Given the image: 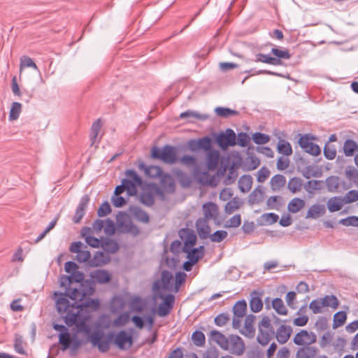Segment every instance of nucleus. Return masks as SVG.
Instances as JSON below:
<instances>
[{
    "instance_id": "603ef678",
    "label": "nucleus",
    "mask_w": 358,
    "mask_h": 358,
    "mask_svg": "<svg viewBox=\"0 0 358 358\" xmlns=\"http://www.w3.org/2000/svg\"><path fill=\"white\" fill-rule=\"evenodd\" d=\"M101 128V123L100 119L96 120L95 122H93L92 127H91V131H90V138L92 142L91 145L95 143L96 138L98 137L99 133Z\"/></svg>"
},
{
    "instance_id": "c9c22d12",
    "label": "nucleus",
    "mask_w": 358,
    "mask_h": 358,
    "mask_svg": "<svg viewBox=\"0 0 358 358\" xmlns=\"http://www.w3.org/2000/svg\"><path fill=\"white\" fill-rule=\"evenodd\" d=\"M305 206V201L302 199L295 197L292 199L287 206L288 210L292 213H296L302 209Z\"/></svg>"
},
{
    "instance_id": "f03ea898",
    "label": "nucleus",
    "mask_w": 358,
    "mask_h": 358,
    "mask_svg": "<svg viewBox=\"0 0 358 358\" xmlns=\"http://www.w3.org/2000/svg\"><path fill=\"white\" fill-rule=\"evenodd\" d=\"M65 291L64 292H55L54 296L55 298V305L57 312L63 317L64 313H68L71 310V303L68 298L72 301H78L77 299L81 294V299L86 295L90 294L94 292V287L90 285L88 290L83 288L82 291L79 288H71L70 285L64 286Z\"/></svg>"
},
{
    "instance_id": "052dcab7",
    "label": "nucleus",
    "mask_w": 358,
    "mask_h": 358,
    "mask_svg": "<svg viewBox=\"0 0 358 358\" xmlns=\"http://www.w3.org/2000/svg\"><path fill=\"white\" fill-rule=\"evenodd\" d=\"M324 156L327 159L332 160L336 157V148L334 145H331L329 142H327L324 146Z\"/></svg>"
},
{
    "instance_id": "7ed1b4c3",
    "label": "nucleus",
    "mask_w": 358,
    "mask_h": 358,
    "mask_svg": "<svg viewBox=\"0 0 358 358\" xmlns=\"http://www.w3.org/2000/svg\"><path fill=\"white\" fill-rule=\"evenodd\" d=\"M107 342V351L110 348V343L113 342L114 345H115L119 349L124 350L126 349L125 345H127V348H130L133 343L132 336L127 333L125 330H121L117 334H115L114 331H110L108 333L106 336L104 335L103 338V341Z\"/></svg>"
},
{
    "instance_id": "f704fd0d",
    "label": "nucleus",
    "mask_w": 358,
    "mask_h": 358,
    "mask_svg": "<svg viewBox=\"0 0 358 358\" xmlns=\"http://www.w3.org/2000/svg\"><path fill=\"white\" fill-rule=\"evenodd\" d=\"M343 201L339 196H334L330 198L327 203V208L329 212L333 213L340 210L343 206Z\"/></svg>"
},
{
    "instance_id": "2eb2a0df",
    "label": "nucleus",
    "mask_w": 358,
    "mask_h": 358,
    "mask_svg": "<svg viewBox=\"0 0 358 358\" xmlns=\"http://www.w3.org/2000/svg\"><path fill=\"white\" fill-rule=\"evenodd\" d=\"M220 160L218 150H212L206 152V169L208 171H215L217 169Z\"/></svg>"
},
{
    "instance_id": "ea45409f",
    "label": "nucleus",
    "mask_w": 358,
    "mask_h": 358,
    "mask_svg": "<svg viewBox=\"0 0 358 358\" xmlns=\"http://www.w3.org/2000/svg\"><path fill=\"white\" fill-rule=\"evenodd\" d=\"M270 182L272 190L276 191L285 185L286 178L283 175L276 174L271 178Z\"/></svg>"
},
{
    "instance_id": "7c9ffc66",
    "label": "nucleus",
    "mask_w": 358,
    "mask_h": 358,
    "mask_svg": "<svg viewBox=\"0 0 358 358\" xmlns=\"http://www.w3.org/2000/svg\"><path fill=\"white\" fill-rule=\"evenodd\" d=\"M343 149L345 157H352L358 151V144L354 140L348 138L344 142Z\"/></svg>"
},
{
    "instance_id": "774afa93",
    "label": "nucleus",
    "mask_w": 358,
    "mask_h": 358,
    "mask_svg": "<svg viewBox=\"0 0 358 358\" xmlns=\"http://www.w3.org/2000/svg\"><path fill=\"white\" fill-rule=\"evenodd\" d=\"M358 200V190L348 191L343 198L344 203H350Z\"/></svg>"
},
{
    "instance_id": "473e14b6",
    "label": "nucleus",
    "mask_w": 358,
    "mask_h": 358,
    "mask_svg": "<svg viewBox=\"0 0 358 358\" xmlns=\"http://www.w3.org/2000/svg\"><path fill=\"white\" fill-rule=\"evenodd\" d=\"M127 213L123 211H119L117 214L116 219L118 225L120 232L123 234H127L129 231H127L129 228V220H124V218L128 217Z\"/></svg>"
},
{
    "instance_id": "20e7f679",
    "label": "nucleus",
    "mask_w": 358,
    "mask_h": 358,
    "mask_svg": "<svg viewBox=\"0 0 358 358\" xmlns=\"http://www.w3.org/2000/svg\"><path fill=\"white\" fill-rule=\"evenodd\" d=\"M99 300L97 299L90 297L85 299L84 298L80 299L79 301H76L71 303V310L69 312H72L73 314L90 315L88 308L96 310L99 308Z\"/></svg>"
},
{
    "instance_id": "c756f323",
    "label": "nucleus",
    "mask_w": 358,
    "mask_h": 358,
    "mask_svg": "<svg viewBox=\"0 0 358 358\" xmlns=\"http://www.w3.org/2000/svg\"><path fill=\"white\" fill-rule=\"evenodd\" d=\"M273 335L274 334H272L269 329H263L262 327H259L257 341L261 345L265 346L268 344Z\"/></svg>"
},
{
    "instance_id": "a211bd4d",
    "label": "nucleus",
    "mask_w": 358,
    "mask_h": 358,
    "mask_svg": "<svg viewBox=\"0 0 358 358\" xmlns=\"http://www.w3.org/2000/svg\"><path fill=\"white\" fill-rule=\"evenodd\" d=\"M184 253L187 254V258L191 260L193 264H197V262L203 258L204 255V246L200 245L196 248H191L188 250H182Z\"/></svg>"
},
{
    "instance_id": "c85d7f7f",
    "label": "nucleus",
    "mask_w": 358,
    "mask_h": 358,
    "mask_svg": "<svg viewBox=\"0 0 358 358\" xmlns=\"http://www.w3.org/2000/svg\"><path fill=\"white\" fill-rule=\"evenodd\" d=\"M264 187L258 185L249 195L248 202L250 204L259 203L264 199Z\"/></svg>"
},
{
    "instance_id": "393cba45",
    "label": "nucleus",
    "mask_w": 358,
    "mask_h": 358,
    "mask_svg": "<svg viewBox=\"0 0 358 358\" xmlns=\"http://www.w3.org/2000/svg\"><path fill=\"white\" fill-rule=\"evenodd\" d=\"M271 52L275 56V57H273L274 66L282 65V62L281 59H288L291 57L288 50H280L277 48H273Z\"/></svg>"
},
{
    "instance_id": "6e6552de",
    "label": "nucleus",
    "mask_w": 358,
    "mask_h": 358,
    "mask_svg": "<svg viewBox=\"0 0 358 358\" xmlns=\"http://www.w3.org/2000/svg\"><path fill=\"white\" fill-rule=\"evenodd\" d=\"M178 236L184 241L182 250L194 248L196 243V235L193 230L187 227L182 228L178 231Z\"/></svg>"
},
{
    "instance_id": "49530a36",
    "label": "nucleus",
    "mask_w": 358,
    "mask_h": 358,
    "mask_svg": "<svg viewBox=\"0 0 358 358\" xmlns=\"http://www.w3.org/2000/svg\"><path fill=\"white\" fill-rule=\"evenodd\" d=\"M323 187V181L310 180L304 184V189L309 193L313 194L315 190H320Z\"/></svg>"
},
{
    "instance_id": "f8f14e48",
    "label": "nucleus",
    "mask_w": 358,
    "mask_h": 358,
    "mask_svg": "<svg viewBox=\"0 0 358 358\" xmlns=\"http://www.w3.org/2000/svg\"><path fill=\"white\" fill-rule=\"evenodd\" d=\"M177 161L178 156L176 148L169 144L164 145L162 162L169 164H173Z\"/></svg>"
},
{
    "instance_id": "338daca9",
    "label": "nucleus",
    "mask_w": 358,
    "mask_h": 358,
    "mask_svg": "<svg viewBox=\"0 0 358 358\" xmlns=\"http://www.w3.org/2000/svg\"><path fill=\"white\" fill-rule=\"evenodd\" d=\"M338 224L344 226H353L358 227V216L351 215L347 217L343 218L338 221Z\"/></svg>"
},
{
    "instance_id": "6e6d98bb",
    "label": "nucleus",
    "mask_w": 358,
    "mask_h": 358,
    "mask_svg": "<svg viewBox=\"0 0 358 358\" xmlns=\"http://www.w3.org/2000/svg\"><path fill=\"white\" fill-rule=\"evenodd\" d=\"M21 110H22V104L20 103L16 102V101L13 102L10 109V113H9V116H8L9 120H17L20 115Z\"/></svg>"
},
{
    "instance_id": "13d9d810",
    "label": "nucleus",
    "mask_w": 358,
    "mask_h": 358,
    "mask_svg": "<svg viewBox=\"0 0 358 358\" xmlns=\"http://www.w3.org/2000/svg\"><path fill=\"white\" fill-rule=\"evenodd\" d=\"M164 171L159 166H149L146 170V176L150 178H159L163 174Z\"/></svg>"
},
{
    "instance_id": "6ab92c4d",
    "label": "nucleus",
    "mask_w": 358,
    "mask_h": 358,
    "mask_svg": "<svg viewBox=\"0 0 358 358\" xmlns=\"http://www.w3.org/2000/svg\"><path fill=\"white\" fill-rule=\"evenodd\" d=\"M229 341L233 353L238 356L243 355L245 350V343L243 339L238 335L231 334Z\"/></svg>"
},
{
    "instance_id": "5fc2aeb1",
    "label": "nucleus",
    "mask_w": 358,
    "mask_h": 358,
    "mask_svg": "<svg viewBox=\"0 0 358 358\" xmlns=\"http://www.w3.org/2000/svg\"><path fill=\"white\" fill-rule=\"evenodd\" d=\"M199 145L200 150H202L206 152L213 150L212 148L213 141L208 136H203L198 138Z\"/></svg>"
},
{
    "instance_id": "4d7b16f0",
    "label": "nucleus",
    "mask_w": 358,
    "mask_h": 358,
    "mask_svg": "<svg viewBox=\"0 0 358 358\" xmlns=\"http://www.w3.org/2000/svg\"><path fill=\"white\" fill-rule=\"evenodd\" d=\"M302 180L298 177H294L288 182L287 187L292 193L299 191L303 185Z\"/></svg>"
},
{
    "instance_id": "de8ad7c7",
    "label": "nucleus",
    "mask_w": 358,
    "mask_h": 358,
    "mask_svg": "<svg viewBox=\"0 0 358 358\" xmlns=\"http://www.w3.org/2000/svg\"><path fill=\"white\" fill-rule=\"evenodd\" d=\"M121 184L124 186V188L127 191L128 196H134L136 194V186L138 185L135 184L134 181L124 178L122 180Z\"/></svg>"
},
{
    "instance_id": "69168bd1",
    "label": "nucleus",
    "mask_w": 358,
    "mask_h": 358,
    "mask_svg": "<svg viewBox=\"0 0 358 358\" xmlns=\"http://www.w3.org/2000/svg\"><path fill=\"white\" fill-rule=\"evenodd\" d=\"M126 178L129 180L134 181L135 184L141 185L142 184L141 177L136 173L134 169H127L125 172Z\"/></svg>"
},
{
    "instance_id": "680f3d73",
    "label": "nucleus",
    "mask_w": 358,
    "mask_h": 358,
    "mask_svg": "<svg viewBox=\"0 0 358 358\" xmlns=\"http://www.w3.org/2000/svg\"><path fill=\"white\" fill-rule=\"evenodd\" d=\"M252 139L255 144H266L270 141V136L268 134L262 132H255L252 135Z\"/></svg>"
},
{
    "instance_id": "e2e57ef3",
    "label": "nucleus",
    "mask_w": 358,
    "mask_h": 358,
    "mask_svg": "<svg viewBox=\"0 0 358 358\" xmlns=\"http://www.w3.org/2000/svg\"><path fill=\"white\" fill-rule=\"evenodd\" d=\"M23 343V337L19 334H15L14 339V349L15 352L20 355H26V351L24 349Z\"/></svg>"
},
{
    "instance_id": "8fccbe9b",
    "label": "nucleus",
    "mask_w": 358,
    "mask_h": 358,
    "mask_svg": "<svg viewBox=\"0 0 358 358\" xmlns=\"http://www.w3.org/2000/svg\"><path fill=\"white\" fill-rule=\"evenodd\" d=\"M325 184L328 192H335L339 185V178L336 176H329L325 180Z\"/></svg>"
},
{
    "instance_id": "bb28decb",
    "label": "nucleus",
    "mask_w": 358,
    "mask_h": 358,
    "mask_svg": "<svg viewBox=\"0 0 358 358\" xmlns=\"http://www.w3.org/2000/svg\"><path fill=\"white\" fill-rule=\"evenodd\" d=\"M196 230L199 234L200 238L206 239L210 237V227L207 224L206 220H201L199 218L196 223Z\"/></svg>"
},
{
    "instance_id": "58836bf2",
    "label": "nucleus",
    "mask_w": 358,
    "mask_h": 358,
    "mask_svg": "<svg viewBox=\"0 0 358 358\" xmlns=\"http://www.w3.org/2000/svg\"><path fill=\"white\" fill-rule=\"evenodd\" d=\"M320 299L323 307H331L334 309H336L338 307L339 301L335 295H326Z\"/></svg>"
},
{
    "instance_id": "423d86ee",
    "label": "nucleus",
    "mask_w": 358,
    "mask_h": 358,
    "mask_svg": "<svg viewBox=\"0 0 358 358\" xmlns=\"http://www.w3.org/2000/svg\"><path fill=\"white\" fill-rule=\"evenodd\" d=\"M162 299V303L159 304L157 308V315L159 317L167 316L172 310L175 303V296L172 294H166L164 292L153 293V299Z\"/></svg>"
},
{
    "instance_id": "c03bdc74",
    "label": "nucleus",
    "mask_w": 358,
    "mask_h": 358,
    "mask_svg": "<svg viewBox=\"0 0 358 358\" xmlns=\"http://www.w3.org/2000/svg\"><path fill=\"white\" fill-rule=\"evenodd\" d=\"M347 320V313L344 310H340L334 315L333 329H336L343 325Z\"/></svg>"
},
{
    "instance_id": "a18cd8bd",
    "label": "nucleus",
    "mask_w": 358,
    "mask_h": 358,
    "mask_svg": "<svg viewBox=\"0 0 358 358\" xmlns=\"http://www.w3.org/2000/svg\"><path fill=\"white\" fill-rule=\"evenodd\" d=\"M192 343L197 347H203L206 343V336L203 331L195 330L191 336Z\"/></svg>"
},
{
    "instance_id": "ddd939ff",
    "label": "nucleus",
    "mask_w": 358,
    "mask_h": 358,
    "mask_svg": "<svg viewBox=\"0 0 358 358\" xmlns=\"http://www.w3.org/2000/svg\"><path fill=\"white\" fill-rule=\"evenodd\" d=\"M89 202L90 196L87 194H84L79 201L73 217V222L74 223L78 224L80 222L85 214L86 208L87 207Z\"/></svg>"
},
{
    "instance_id": "9b49d317",
    "label": "nucleus",
    "mask_w": 358,
    "mask_h": 358,
    "mask_svg": "<svg viewBox=\"0 0 358 358\" xmlns=\"http://www.w3.org/2000/svg\"><path fill=\"white\" fill-rule=\"evenodd\" d=\"M302 337H307L308 342L306 344L312 345L317 341V335L314 332H309L306 329H301L297 332L293 338V342L296 345H302L304 341Z\"/></svg>"
},
{
    "instance_id": "dca6fc26",
    "label": "nucleus",
    "mask_w": 358,
    "mask_h": 358,
    "mask_svg": "<svg viewBox=\"0 0 358 358\" xmlns=\"http://www.w3.org/2000/svg\"><path fill=\"white\" fill-rule=\"evenodd\" d=\"M160 178L162 188L167 193H173L176 190V183L173 178L169 173H163Z\"/></svg>"
},
{
    "instance_id": "09e8293b",
    "label": "nucleus",
    "mask_w": 358,
    "mask_h": 358,
    "mask_svg": "<svg viewBox=\"0 0 358 358\" xmlns=\"http://www.w3.org/2000/svg\"><path fill=\"white\" fill-rule=\"evenodd\" d=\"M272 308L277 312L278 314L281 315H286L288 313V310L285 306L282 300L279 297H276L273 299Z\"/></svg>"
},
{
    "instance_id": "3c124183",
    "label": "nucleus",
    "mask_w": 358,
    "mask_h": 358,
    "mask_svg": "<svg viewBox=\"0 0 358 358\" xmlns=\"http://www.w3.org/2000/svg\"><path fill=\"white\" fill-rule=\"evenodd\" d=\"M215 113L219 117H228L231 115H237L239 114L238 111L232 110L229 108L218 106L215 108Z\"/></svg>"
},
{
    "instance_id": "39448f33",
    "label": "nucleus",
    "mask_w": 358,
    "mask_h": 358,
    "mask_svg": "<svg viewBox=\"0 0 358 358\" xmlns=\"http://www.w3.org/2000/svg\"><path fill=\"white\" fill-rule=\"evenodd\" d=\"M213 138L215 143L222 151L227 150L229 147L236 145V135L231 128L226 129L224 131L214 134Z\"/></svg>"
},
{
    "instance_id": "a19ab883",
    "label": "nucleus",
    "mask_w": 358,
    "mask_h": 358,
    "mask_svg": "<svg viewBox=\"0 0 358 358\" xmlns=\"http://www.w3.org/2000/svg\"><path fill=\"white\" fill-rule=\"evenodd\" d=\"M101 246L104 251L108 253H114L118 250L117 243L108 238H106L103 241H101Z\"/></svg>"
},
{
    "instance_id": "4be33fe9",
    "label": "nucleus",
    "mask_w": 358,
    "mask_h": 358,
    "mask_svg": "<svg viewBox=\"0 0 358 358\" xmlns=\"http://www.w3.org/2000/svg\"><path fill=\"white\" fill-rule=\"evenodd\" d=\"M129 212L131 213L135 219L142 223L147 224L150 221L149 215L138 206H131Z\"/></svg>"
},
{
    "instance_id": "9d476101",
    "label": "nucleus",
    "mask_w": 358,
    "mask_h": 358,
    "mask_svg": "<svg viewBox=\"0 0 358 358\" xmlns=\"http://www.w3.org/2000/svg\"><path fill=\"white\" fill-rule=\"evenodd\" d=\"M85 278V274L78 269L72 273L70 275H62L59 279V285L61 287L70 285L73 282L82 283Z\"/></svg>"
},
{
    "instance_id": "412c9836",
    "label": "nucleus",
    "mask_w": 358,
    "mask_h": 358,
    "mask_svg": "<svg viewBox=\"0 0 358 358\" xmlns=\"http://www.w3.org/2000/svg\"><path fill=\"white\" fill-rule=\"evenodd\" d=\"M255 320V316L254 315H248L245 319L244 329L241 331L243 335L249 338H253L255 334V328L252 325Z\"/></svg>"
},
{
    "instance_id": "cd10ccee",
    "label": "nucleus",
    "mask_w": 358,
    "mask_h": 358,
    "mask_svg": "<svg viewBox=\"0 0 358 358\" xmlns=\"http://www.w3.org/2000/svg\"><path fill=\"white\" fill-rule=\"evenodd\" d=\"M253 179L250 175H243L240 177L238 185V189L242 193L248 192L250 190L252 185Z\"/></svg>"
},
{
    "instance_id": "79ce46f5",
    "label": "nucleus",
    "mask_w": 358,
    "mask_h": 358,
    "mask_svg": "<svg viewBox=\"0 0 358 358\" xmlns=\"http://www.w3.org/2000/svg\"><path fill=\"white\" fill-rule=\"evenodd\" d=\"M180 117L181 119L185 118H195L199 120H206L209 118V115L207 114H200L197 111L190 110H188L187 111H185L180 115Z\"/></svg>"
},
{
    "instance_id": "864d4df0",
    "label": "nucleus",
    "mask_w": 358,
    "mask_h": 358,
    "mask_svg": "<svg viewBox=\"0 0 358 358\" xmlns=\"http://www.w3.org/2000/svg\"><path fill=\"white\" fill-rule=\"evenodd\" d=\"M72 337L69 331L67 333L59 335V342L61 344L62 350L65 351L71 347Z\"/></svg>"
},
{
    "instance_id": "72a5a7b5",
    "label": "nucleus",
    "mask_w": 358,
    "mask_h": 358,
    "mask_svg": "<svg viewBox=\"0 0 358 358\" xmlns=\"http://www.w3.org/2000/svg\"><path fill=\"white\" fill-rule=\"evenodd\" d=\"M195 178L201 185H211L213 176H210L208 171H195Z\"/></svg>"
},
{
    "instance_id": "5701e85b",
    "label": "nucleus",
    "mask_w": 358,
    "mask_h": 358,
    "mask_svg": "<svg viewBox=\"0 0 358 358\" xmlns=\"http://www.w3.org/2000/svg\"><path fill=\"white\" fill-rule=\"evenodd\" d=\"M109 262V258L103 251H96L94 257L88 262L90 267H97L106 264Z\"/></svg>"
},
{
    "instance_id": "a878e982",
    "label": "nucleus",
    "mask_w": 358,
    "mask_h": 358,
    "mask_svg": "<svg viewBox=\"0 0 358 358\" xmlns=\"http://www.w3.org/2000/svg\"><path fill=\"white\" fill-rule=\"evenodd\" d=\"M90 276L100 284L108 283L111 279L110 273L103 269H98L94 273H91Z\"/></svg>"
},
{
    "instance_id": "37998d69",
    "label": "nucleus",
    "mask_w": 358,
    "mask_h": 358,
    "mask_svg": "<svg viewBox=\"0 0 358 358\" xmlns=\"http://www.w3.org/2000/svg\"><path fill=\"white\" fill-rule=\"evenodd\" d=\"M140 202L143 205L150 207L155 203V198L152 192L143 190L139 198Z\"/></svg>"
},
{
    "instance_id": "b1692460",
    "label": "nucleus",
    "mask_w": 358,
    "mask_h": 358,
    "mask_svg": "<svg viewBox=\"0 0 358 358\" xmlns=\"http://www.w3.org/2000/svg\"><path fill=\"white\" fill-rule=\"evenodd\" d=\"M204 211V219H215L218 215V206L215 203L208 201L203 206Z\"/></svg>"
},
{
    "instance_id": "0eeeda50",
    "label": "nucleus",
    "mask_w": 358,
    "mask_h": 358,
    "mask_svg": "<svg viewBox=\"0 0 358 358\" xmlns=\"http://www.w3.org/2000/svg\"><path fill=\"white\" fill-rule=\"evenodd\" d=\"M173 275L167 270H164L161 273V278L155 280L152 285V292L159 293L164 291H171L173 288Z\"/></svg>"
},
{
    "instance_id": "1a4fd4ad",
    "label": "nucleus",
    "mask_w": 358,
    "mask_h": 358,
    "mask_svg": "<svg viewBox=\"0 0 358 358\" xmlns=\"http://www.w3.org/2000/svg\"><path fill=\"white\" fill-rule=\"evenodd\" d=\"M262 295L263 292L258 289H255L250 293L249 306L252 312L256 313L260 312L262 310Z\"/></svg>"
},
{
    "instance_id": "e433bc0d",
    "label": "nucleus",
    "mask_w": 358,
    "mask_h": 358,
    "mask_svg": "<svg viewBox=\"0 0 358 358\" xmlns=\"http://www.w3.org/2000/svg\"><path fill=\"white\" fill-rule=\"evenodd\" d=\"M277 151L278 153L289 156L292 154V148L287 141L279 139L277 145Z\"/></svg>"
},
{
    "instance_id": "aec40b11",
    "label": "nucleus",
    "mask_w": 358,
    "mask_h": 358,
    "mask_svg": "<svg viewBox=\"0 0 358 358\" xmlns=\"http://www.w3.org/2000/svg\"><path fill=\"white\" fill-rule=\"evenodd\" d=\"M210 336L212 341L216 343L222 350L229 349V339L220 331L213 329L210 332Z\"/></svg>"
},
{
    "instance_id": "0e129e2a",
    "label": "nucleus",
    "mask_w": 358,
    "mask_h": 358,
    "mask_svg": "<svg viewBox=\"0 0 358 358\" xmlns=\"http://www.w3.org/2000/svg\"><path fill=\"white\" fill-rule=\"evenodd\" d=\"M187 278V274L183 271H178L176 273V280L174 285V292H178L180 287L185 283Z\"/></svg>"
},
{
    "instance_id": "f257e3e1",
    "label": "nucleus",
    "mask_w": 358,
    "mask_h": 358,
    "mask_svg": "<svg viewBox=\"0 0 358 358\" xmlns=\"http://www.w3.org/2000/svg\"><path fill=\"white\" fill-rule=\"evenodd\" d=\"M63 318L66 326L72 327L74 325L73 329L75 334L83 333L85 334L92 345L97 347L101 352H107L108 341H103L104 332L101 329L92 331L91 327L87 323L90 315L73 314L72 312H69L63 316Z\"/></svg>"
},
{
    "instance_id": "f3484780",
    "label": "nucleus",
    "mask_w": 358,
    "mask_h": 358,
    "mask_svg": "<svg viewBox=\"0 0 358 358\" xmlns=\"http://www.w3.org/2000/svg\"><path fill=\"white\" fill-rule=\"evenodd\" d=\"M292 333L290 326L282 324L276 330L275 337L280 344H285L289 339Z\"/></svg>"
},
{
    "instance_id": "4c0bfd02",
    "label": "nucleus",
    "mask_w": 358,
    "mask_h": 358,
    "mask_svg": "<svg viewBox=\"0 0 358 358\" xmlns=\"http://www.w3.org/2000/svg\"><path fill=\"white\" fill-rule=\"evenodd\" d=\"M325 213L324 206L317 203L312 205L307 212L306 217L312 219L317 218L320 214Z\"/></svg>"
},
{
    "instance_id": "bf43d9fd",
    "label": "nucleus",
    "mask_w": 358,
    "mask_h": 358,
    "mask_svg": "<svg viewBox=\"0 0 358 358\" xmlns=\"http://www.w3.org/2000/svg\"><path fill=\"white\" fill-rule=\"evenodd\" d=\"M282 204V198L276 195L271 196L266 201L268 209H278Z\"/></svg>"
},
{
    "instance_id": "2f4dec72",
    "label": "nucleus",
    "mask_w": 358,
    "mask_h": 358,
    "mask_svg": "<svg viewBox=\"0 0 358 358\" xmlns=\"http://www.w3.org/2000/svg\"><path fill=\"white\" fill-rule=\"evenodd\" d=\"M247 310V302L241 299L235 303L232 308V312L235 317H243L245 315Z\"/></svg>"
},
{
    "instance_id": "4468645a",
    "label": "nucleus",
    "mask_w": 358,
    "mask_h": 358,
    "mask_svg": "<svg viewBox=\"0 0 358 358\" xmlns=\"http://www.w3.org/2000/svg\"><path fill=\"white\" fill-rule=\"evenodd\" d=\"M296 353V358H315L319 350L310 344L301 345Z\"/></svg>"
}]
</instances>
